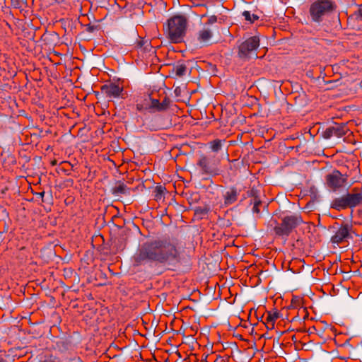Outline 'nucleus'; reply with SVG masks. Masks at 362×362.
<instances>
[{
    "instance_id": "9",
    "label": "nucleus",
    "mask_w": 362,
    "mask_h": 362,
    "mask_svg": "<svg viewBox=\"0 0 362 362\" xmlns=\"http://www.w3.org/2000/svg\"><path fill=\"white\" fill-rule=\"evenodd\" d=\"M349 131L346 124L335 123L334 125L327 127L323 132L322 136L325 139H329L332 136L341 138L346 135Z\"/></svg>"
},
{
    "instance_id": "11",
    "label": "nucleus",
    "mask_w": 362,
    "mask_h": 362,
    "mask_svg": "<svg viewBox=\"0 0 362 362\" xmlns=\"http://www.w3.org/2000/svg\"><path fill=\"white\" fill-rule=\"evenodd\" d=\"M351 226L349 223L342 224L334 235L331 238V242L334 244H341L351 237L350 231Z\"/></svg>"
},
{
    "instance_id": "17",
    "label": "nucleus",
    "mask_w": 362,
    "mask_h": 362,
    "mask_svg": "<svg viewBox=\"0 0 362 362\" xmlns=\"http://www.w3.org/2000/svg\"><path fill=\"white\" fill-rule=\"evenodd\" d=\"M173 71L178 77H182L185 75L187 72V66L184 64H177L174 66Z\"/></svg>"
},
{
    "instance_id": "8",
    "label": "nucleus",
    "mask_w": 362,
    "mask_h": 362,
    "mask_svg": "<svg viewBox=\"0 0 362 362\" xmlns=\"http://www.w3.org/2000/svg\"><path fill=\"white\" fill-rule=\"evenodd\" d=\"M347 180L348 176L342 174L338 170H334L325 176V185L327 188L333 192H336L345 187Z\"/></svg>"
},
{
    "instance_id": "14",
    "label": "nucleus",
    "mask_w": 362,
    "mask_h": 362,
    "mask_svg": "<svg viewBox=\"0 0 362 362\" xmlns=\"http://www.w3.org/2000/svg\"><path fill=\"white\" fill-rule=\"evenodd\" d=\"M279 313L277 311L275 312H268L264 317V322L266 327L269 329H272L274 328L275 321L279 318Z\"/></svg>"
},
{
    "instance_id": "20",
    "label": "nucleus",
    "mask_w": 362,
    "mask_h": 362,
    "mask_svg": "<svg viewBox=\"0 0 362 362\" xmlns=\"http://www.w3.org/2000/svg\"><path fill=\"white\" fill-rule=\"evenodd\" d=\"M211 148L214 152H218L222 146V141L220 139H215L210 143Z\"/></svg>"
},
{
    "instance_id": "18",
    "label": "nucleus",
    "mask_w": 362,
    "mask_h": 362,
    "mask_svg": "<svg viewBox=\"0 0 362 362\" xmlns=\"http://www.w3.org/2000/svg\"><path fill=\"white\" fill-rule=\"evenodd\" d=\"M148 102L150 101V104L148 103V108L149 110H155L156 111L160 112V102L154 98H151L150 96L148 97Z\"/></svg>"
},
{
    "instance_id": "15",
    "label": "nucleus",
    "mask_w": 362,
    "mask_h": 362,
    "mask_svg": "<svg viewBox=\"0 0 362 362\" xmlns=\"http://www.w3.org/2000/svg\"><path fill=\"white\" fill-rule=\"evenodd\" d=\"M127 186L122 182H118L116 185L112 188V193L115 196H119L127 193Z\"/></svg>"
},
{
    "instance_id": "13",
    "label": "nucleus",
    "mask_w": 362,
    "mask_h": 362,
    "mask_svg": "<svg viewBox=\"0 0 362 362\" xmlns=\"http://www.w3.org/2000/svg\"><path fill=\"white\" fill-rule=\"evenodd\" d=\"M213 36L212 30L206 26L197 33V40L202 45H206Z\"/></svg>"
},
{
    "instance_id": "1",
    "label": "nucleus",
    "mask_w": 362,
    "mask_h": 362,
    "mask_svg": "<svg viewBox=\"0 0 362 362\" xmlns=\"http://www.w3.org/2000/svg\"><path fill=\"white\" fill-rule=\"evenodd\" d=\"M178 245L176 238L169 237L147 240L139 245L134 255V264L139 266L147 262L163 264L179 263L181 257Z\"/></svg>"
},
{
    "instance_id": "2",
    "label": "nucleus",
    "mask_w": 362,
    "mask_h": 362,
    "mask_svg": "<svg viewBox=\"0 0 362 362\" xmlns=\"http://www.w3.org/2000/svg\"><path fill=\"white\" fill-rule=\"evenodd\" d=\"M362 204L361 187H353L346 194L334 198L330 204V208L338 211L346 209H353Z\"/></svg>"
},
{
    "instance_id": "33",
    "label": "nucleus",
    "mask_w": 362,
    "mask_h": 362,
    "mask_svg": "<svg viewBox=\"0 0 362 362\" xmlns=\"http://www.w3.org/2000/svg\"><path fill=\"white\" fill-rule=\"evenodd\" d=\"M301 311H302L303 313H305V309L304 308H301Z\"/></svg>"
},
{
    "instance_id": "23",
    "label": "nucleus",
    "mask_w": 362,
    "mask_h": 362,
    "mask_svg": "<svg viewBox=\"0 0 362 362\" xmlns=\"http://www.w3.org/2000/svg\"><path fill=\"white\" fill-rule=\"evenodd\" d=\"M165 187L162 186H157L155 189V198L156 199H160L164 193Z\"/></svg>"
},
{
    "instance_id": "5",
    "label": "nucleus",
    "mask_w": 362,
    "mask_h": 362,
    "mask_svg": "<svg viewBox=\"0 0 362 362\" xmlns=\"http://www.w3.org/2000/svg\"><path fill=\"white\" fill-rule=\"evenodd\" d=\"M337 8L334 0H315L310 6L309 15L312 21L320 23L326 16L333 13Z\"/></svg>"
},
{
    "instance_id": "35",
    "label": "nucleus",
    "mask_w": 362,
    "mask_h": 362,
    "mask_svg": "<svg viewBox=\"0 0 362 362\" xmlns=\"http://www.w3.org/2000/svg\"><path fill=\"white\" fill-rule=\"evenodd\" d=\"M206 212L204 210L201 211V213Z\"/></svg>"
},
{
    "instance_id": "7",
    "label": "nucleus",
    "mask_w": 362,
    "mask_h": 362,
    "mask_svg": "<svg viewBox=\"0 0 362 362\" xmlns=\"http://www.w3.org/2000/svg\"><path fill=\"white\" fill-rule=\"evenodd\" d=\"M219 163V160L215 156H202L197 165L200 168L202 174L214 176L220 173Z\"/></svg>"
},
{
    "instance_id": "4",
    "label": "nucleus",
    "mask_w": 362,
    "mask_h": 362,
    "mask_svg": "<svg viewBox=\"0 0 362 362\" xmlns=\"http://www.w3.org/2000/svg\"><path fill=\"white\" fill-rule=\"evenodd\" d=\"M303 222L302 217L298 214L288 215L284 216L279 223L276 220L272 219L270 226L276 235L279 237H288L292 231Z\"/></svg>"
},
{
    "instance_id": "29",
    "label": "nucleus",
    "mask_w": 362,
    "mask_h": 362,
    "mask_svg": "<svg viewBox=\"0 0 362 362\" xmlns=\"http://www.w3.org/2000/svg\"><path fill=\"white\" fill-rule=\"evenodd\" d=\"M70 362H83L80 357L74 356L73 358H69Z\"/></svg>"
},
{
    "instance_id": "21",
    "label": "nucleus",
    "mask_w": 362,
    "mask_h": 362,
    "mask_svg": "<svg viewBox=\"0 0 362 362\" xmlns=\"http://www.w3.org/2000/svg\"><path fill=\"white\" fill-rule=\"evenodd\" d=\"M136 109L139 112L149 110L148 99L145 98L143 103H137L136 105Z\"/></svg>"
},
{
    "instance_id": "6",
    "label": "nucleus",
    "mask_w": 362,
    "mask_h": 362,
    "mask_svg": "<svg viewBox=\"0 0 362 362\" xmlns=\"http://www.w3.org/2000/svg\"><path fill=\"white\" fill-rule=\"evenodd\" d=\"M259 46V39L258 37H250L243 42L238 48V56L242 59L246 60L252 56L257 57L256 49Z\"/></svg>"
},
{
    "instance_id": "32",
    "label": "nucleus",
    "mask_w": 362,
    "mask_h": 362,
    "mask_svg": "<svg viewBox=\"0 0 362 362\" xmlns=\"http://www.w3.org/2000/svg\"><path fill=\"white\" fill-rule=\"evenodd\" d=\"M40 197H41L42 199L43 198L44 195H45V192H39L37 194Z\"/></svg>"
},
{
    "instance_id": "27",
    "label": "nucleus",
    "mask_w": 362,
    "mask_h": 362,
    "mask_svg": "<svg viewBox=\"0 0 362 362\" xmlns=\"http://www.w3.org/2000/svg\"><path fill=\"white\" fill-rule=\"evenodd\" d=\"M42 362H62L61 359L56 356H51Z\"/></svg>"
},
{
    "instance_id": "28",
    "label": "nucleus",
    "mask_w": 362,
    "mask_h": 362,
    "mask_svg": "<svg viewBox=\"0 0 362 362\" xmlns=\"http://www.w3.org/2000/svg\"><path fill=\"white\" fill-rule=\"evenodd\" d=\"M98 25H94L90 24H88L86 25V30L89 33H93L94 30H98Z\"/></svg>"
},
{
    "instance_id": "10",
    "label": "nucleus",
    "mask_w": 362,
    "mask_h": 362,
    "mask_svg": "<svg viewBox=\"0 0 362 362\" xmlns=\"http://www.w3.org/2000/svg\"><path fill=\"white\" fill-rule=\"evenodd\" d=\"M101 92L108 98H124L123 87L115 83H105L101 86Z\"/></svg>"
},
{
    "instance_id": "22",
    "label": "nucleus",
    "mask_w": 362,
    "mask_h": 362,
    "mask_svg": "<svg viewBox=\"0 0 362 362\" xmlns=\"http://www.w3.org/2000/svg\"><path fill=\"white\" fill-rule=\"evenodd\" d=\"M136 47L141 49L144 47V50H148V47H150V49L151 48V46L150 45V43L148 42V40L140 39L136 43Z\"/></svg>"
},
{
    "instance_id": "31",
    "label": "nucleus",
    "mask_w": 362,
    "mask_h": 362,
    "mask_svg": "<svg viewBox=\"0 0 362 362\" xmlns=\"http://www.w3.org/2000/svg\"><path fill=\"white\" fill-rule=\"evenodd\" d=\"M300 302V300L299 299H297V298H293L292 300H291V305L292 306H296V304L297 303H299Z\"/></svg>"
},
{
    "instance_id": "12",
    "label": "nucleus",
    "mask_w": 362,
    "mask_h": 362,
    "mask_svg": "<svg viewBox=\"0 0 362 362\" xmlns=\"http://www.w3.org/2000/svg\"><path fill=\"white\" fill-rule=\"evenodd\" d=\"M239 192L235 187H230L223 195L225 206H230L237 200Z\"/></svg>"
},
{
    "instance_id": "19",
    "label": "nucleus",
    "mask_w": 362,
    "mask_h": 362,
    "mask_svg": "<svg viewBox=\"0 0 362 362\" xmlns=\"http://www.w3.org/2000/svg\"><path fill=\"white\" fill-rule=\"evenodd\" d=\"M243 16L245 18V20L246 21L250 22V23H255L259 18V17L257 14H251L250 12L248 11H243Z\"/></svg>"
},
{
    "instance_id": "26",
    "label": "nucleus",
    "mask_w": 362,
    "mask_h": 362,
    "mask_svg": "<svg viewBox=\"0 0 362 362\" xmlns=\"http://www.w3.org/2000/svg\"><path fill=\"white\" fill-rule=\"evenodd\" d=\"M216 21H217V16L215 15L211 16L208 18V21L206 23V25H212V24L215 23Z\"/></svg>"
},
{
    "instance_id": "25",
    "label": "nucleus",
    "mask_w": 362,
    "mask_h": 362,
    "mask_svg": "<svg viewBox=\"0 0 362 362\" xmlns=\"http://www.w3.org/2000/svg\"><path fill=\"white\" fill-rule=\"evenodd\" d=\"M156 119H152L151 121L152 124H148V127L151 131H156L161 128L160 125L156 122Z\"/></svg>"
},
{
    "instance_id": "16",
    "label": "nucleus",
    "mask_w": 362,
    "mask_h": 362,
    "mask_svg": "<svg viewBox=\"0 0 362 362\" xmlns=\"http://www.w3.org/2000/svg\"><path fill=\"white\" fill-rule=\"evenodd\" d=\"M249 193V196L254 197L252 211L254 213L259 214L260 212L259 206L262 204V202L257 195V191L254 189H252Z\"/></svg>"
},
{
    "instance_id": "30",
    "label": "nucleus",
    "mask_w": 362,
    "mask_h": 362,
    "mask_svg": "<svg viewBox=\"0 0 362 362\" xmlns=\"http://www.w3.org/2000/svg\"><path fill=\"white\" fill-rule=\"evenodd\" d=\"M356 16L362 21V6L358 8V11L356 12Z\"/></svg>"
},
{
    "instance_id": "3",
    "label": "nucleus",
    "mask_w": 362,
    "mask_h": 362,
    "mask_svg": "<svg viewBox=\"0 0 362 362\" xmlns=\"http://www.w3.org/2000/svg\"><path fill=\"white\" fill-rule=\"evenodd\" d=\"M187 23L188 19L184 15H175L168 21L167 34L172 42L178 43L182 41Z\"/></svg>"
},
{
    "instance_id": "24",
    "label": "nucleus",
    "mask_w": 362,
    "mask_h": 362,
    "mask_svg": "<svg viewBox=\"0 0 362 362\" xmlns=\"http://www.w3.org/2000/svg\"><path fill=\"white\" fill-rule=\"evenodd\" d=\"M170 100L168 97H165L162 102H160V110L161 111L166 110L170 105Z\"/></svg>"
},
{
    "instance_id": "34",
    "label": "nucleus",
    "mask_w": 362,
    "mask_h": 362,
    "mask_svg": "<svg viewBox=\"0 0 362 362\" xmlns=\"http://www.w3.org/2000/svg\"><path fill=\"white\" fill-rule=\"evenodd\" d=\"M55 164H56V161L52 163V165H55Z\"/></svg>"
}]
</instances>
